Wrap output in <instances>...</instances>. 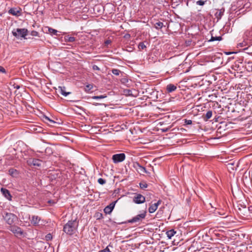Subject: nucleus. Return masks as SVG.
<instances>
[{
	"label": "nucleus",
	"instance_id": "obj_1",
	"mask_svg": "<svg viewBox=\"0 0 252 252\" xmlns=\"http://www.w3.org/2000/svg\"><path fill=\"white\" fill-rule=\"evenodd\" d=\"M78 225V223L76 220H70L64 225L63 231L67 234L71 235L74 234L76 230Z\"/></svg>",
	"mask_w": 252,
	"mask_h": 252
},
{
	"label": "nucleus",
	"instance_id": "obj_2",
	"mask_svg": "<svg viewBox=\"0 0 252 252\" xmlns=\"http://www.w3.org/2000/svg\"><path fill=\"white\" fill-rule=\"evenodd\" d=\"M12 34L16 38L23 37L26 39V36L28 35V30L26 29H13L12 32Z\"/></svg>",
	"mask_w": 252,
	"mask_h": 252
},
{
	"label": "nucleus",
	"instance_id": "obj_3",
	"mask_svg": "<svg viewBox=\"0 0 252 252\" xmlns=\"http://www.w3.org/2000/svg\"><path fill=\"white\" fill-rule=\"evenodd\" d=\"M3 219L5 222L10 226L13 225L14 222L18 220L16 215L12 213H5L3 216Z\"/></svg>",
	"mask_w": 252,
	"mask_h": 252
},
{
	"label": "nucleus",
	"instance_id": "obj_4",
	"mask_svg": "<svg viewBox=\"0 0 252 252\" xmlns=\"http://www.w3.org/2000/svg\"><path fill=\"white\" fill-rule=\"evenodd\" d=\"M146 215V212L144 211L142 213L138 214L136 216L132 218L131 219L129 220L127 222L128 223H140L143 219L145 218Z\"/></svg>",
	"mask_w": 252,
	"mask_h": 252
},
{
	"label": "nucleus",
	"instance_id": "obj_5",
	"mask_svg": "<svg viewBox=\"0 0 252 252\" xmlns=\"http://www.w3.org/2000/svg\"><path fill=\"white\" fill-rule=\"evenodd\" d=\"M126 155L124 153L117 154L113 155L112 159L114 163L122 162L125 159Z\"/></svg>",
	"mask_w": 252,
	"mask_h": 252
},
{
	"label": "nucleus",
	"instance_id": "obj_6",
	"mask_svg": "<svg viewBox=\"0 0 252 252\" xmlns=\"http://www.w3.org/2000/svg\"><path fill=\"white\" fill-rule=\"evenodd\" d=\"M9 229L16 236H21L23 234V231L22 229L14 225L10 226Z\"/></svg>",
	"mask_w": 252,
	"mask_h": 252
},
{
	"label": "nucleus",
	"instance_id": "obj_7",
	"mask_svg": "<svg viewBox=\"0 0 252 252\" xmlns=\"http://www.w3.org/2000/svg\"><path fill=\"white\" fill-rule=\"evenodd\" d=\"M145 201V197L141 194H136L133 198V202L136 204H141Z\"/></svg>",
	"mask_w": 252,
	"mask_h": 252
},
{
	"label": "nucleus",
	"instance_id": "obj_8",
	"mask_svg": "<svg viewBox=\"0 0 252 252\" xmlns=\"http://www.w3.org/2000/svg\"><path fill=\"white\" fill-rule=\"evenodd\" d=\"M133 168L137 170V171L140 173H146L147 171L146 168L141 166L138 162H135L133 165Z\"/></svg>",
	"mask_w": 252,
	"mask_h": 252
},
{
	"label": "nucleus",
	"instance_id": "obj_9",
	"mask_svg": "<svg viewBox=\"0 0 252 252\" xmlns=\"http://www.w3.org/2000/svg\"><path fill=\"white\" fill-rule=\"evenodd\" d=\"M8 13L18 17L21 15V9L18 7L11 8L8 10Z\"/></svg>",
	"mask_w": 252,
	"mask_h": 252
},
{
	"label": "nucleus",
	"instance_id": "obj_10",
	"mask_svg": "<svg viewBox=\"0 0 252 252\" xmlns=\"http://www.w3.org/2000/svg\"><path fill=\"white\" fill-rule=\"evenodd\" d=\"M117 202V200L112 202L109 205L107 206L104 209V212L106 214H110L112 212L114 208L115 205Z\"/></svg>",
	"mask_w": 252,
	"mask_h": 252
},
{
	"label": "nucleus",
	"instance_id": "obj_11",
	"mask_svg": "<svg viewBox=\"0 0 252 252\" xmlns=\"http://www.w3.org/2000/svg\"><path fill=\"white\" fill-rule=\"evenodd\" d=\"M161 201L159 200L157 202L152 204L150 205L148 209L150 213L155 212L158 209V206L161 204Z\"/></svg>",
	"mask_w": 252,
	"mask_h": 252
},
{
	"label": "nucleus",
	"instance_id": "obj_12",
	"mask_svg": "<svg viewBox=\"0 0 252 252\" xmlns=\"http://www.w3.org/2000/svg\"><path fill=\"white\" fill-rule=\"evenodd\" d=\"M0 190H1V192L2 193L3 195L6 199H7L9 200H11L12 196L10 193L8 189H4V188H1Z\"/></svg>",
	"mask_w": 252,
	"mask_h": 252
},
{
	"label": "nucleus",
	"instance_id": "obj_13",
	"mask_svg": "<svg viewBox=\"0 0 252 252\" xmlns=\"http://www.w3.org/2000/svg\"><path fill=\"white\" fill-rule=\"evenodd\" d=\"M40 220V218L37 216H32L31 222L32 225H37L38 224Z\"/></svg>",
	"mask_w": 252,
	"mask_h": 252
},
{
	"label": "nucleus",
	"instance_id": "obj_14",
	"mask_svg": "<svg viewBox=\"0 0 252 252\" xmlns=\"http://www.w3.org/2000/svg\"><path fill=\"white\" fill-rule=\"evenodd\" d=\"M224 12V9L221 8L220 10H217V11L215 13V16L216 18L218 19V20L221 19L222 16L223 15Z\"/></svg>",
	"mask_w": 252,
	"mask_h": 252
},
{
	"label": "nucleus",
	"instance_id": "obj_15",
	"mask_svg": "<svg viewBox=\"0 0 252 252\" xmlns=\"http://www.w3.org/2000/svg\"><path fill=\"white\" fill-rule=\"evenodd\" d=\"M59 92L64 96H66L67 95L70 94V92H65V87L60 86L58 88Z\"/></svg>",
	"mask_w": 252,
	"mask_h": 252
},
{
	"label": "nucleus",
	"instance_id": "obj_16",
	"mask_svg": "<svg viewBox=\"0 0 252 252\" xmlns=\"http://www.w3.org/2000/svg\"><path fill=\"white\" fill-rule=\"evenodd\" d=\"M212 116V111L211 110H209L207 112L206 114H204L202 115V119L204 121H207L209 119H210Z\"/></svg>",
	"mask_w": 252,
	"mask_h": 252
},
{
	"label": "nucleus",
	"instance_id": "obj_17",
	"mask_svg": "<svg viewBox=\"0 0 252 252\" xmlns=\"http://www.w3.org/2000/svg\"><path fill=\"white\" fill-rule=\"evenodd\" d=\"M177 89V87L172 84H168L166 87V90L168 93H171L175 91Z\"/></svg>",
	"mask_w": 252,
	"mask_h": 252
},
{
	"label": "nucleus",
	"instance_id": "obj_18",
	"mask_svg": "<svg viewBox=\"0 0 252 252\" xmlns=\"http://www.w3.org/2000/svg\"><path fill=\"white\" fill-rule=\"evenodd\" d=\"M244 35L247 40H252V29L247 30L245 32Z\"/></svg>",
	"mask_w": 252,
	"mask_h": 252
},
{
	"label": "nucleus",
	"instance_id": "obj_19",
	"mask_svg": "<svg viewBox=\"0 0 252 252\" xmlns=\"http://www.w3.org/2000/svg\"><path fill=\"white\" fill-rule=\"evenodd\" d=\"M9 175L13 177H16L18 175V172L16 169L14 168H10L8 170Z\"/></svg>",
	"mask_w": 252,
	"mask_h": 252
},
{
	"label": "nucleus",
	"instance_id": "obj_20",
	"mask_svg": "<svg viewBox=\"0 0 252 252\" xmlns=\"http://www.w3.org/2000/svg\"><path fill=\"white\" fill-rule=\"evenodd\" d=\"M176 231H175L173 229L168 230L166 233L167 236L169 239H171L172 237H173Z\"/></svg>",
	"mask_w": 252,
	"mask_h": 252
},
{
	"label": "nucleus",
	"instance_id": "obj_21",
	"mask_svg": "<svg viewBox=\"0 0 252 252\" xmlns=\"http://www.w3.org/2000/svg\"><path fill=\"white\" fill-rule=\"evenodd\" d=\"M154 27L156 29L159 30L161 29L163 27H165V26L164 25L162 22H158L155 24Z\"/></svg>",
	"mask_w": 252,
	"mask_h": 252
},
{
	"label": "nucleus",
	"instance_id": "obj_22",
	"mask_svg": "<svg viewBox=\"0 0 252 252\" xmlns=\"http://www.w3.org/2000/svg\"><path fill=\"white\" fill-rule=\"evenodd\" d=\"M65 40L67 42H72L75 41V38L74 37H72V36H70V37L66 36V37H65Z\"/></svg>",
	"mask_w": 252,
	"mask_h": 252
},
{
	"label": "nucleus",
	"instance_id": "obj_23",
	"mask_svg": "<svg viewBox=\"0 0 252 252\" xmlns=\"http://www.w3.org/2000/svg\"><path fill=\"white\" fill-rule=\"evenodd\" d=\"M48 32L50 33H51L52 35H57L58 31L56 30L53 29L51 28H48Z\"/></svg>",
	"mask_w": 252,
	"mask_h": 252
},
{
	"label": "nucleus",
	"instance_id": "obj_24",
	"mask_svg": "<svg viewBox=\"0 0 252 252\" xmlns=\"http://www.w3.org/2000/svg\"><path fill=\"white\" fill-rule=\"evenodd\" d=\"M222 39L221 36H212L211 39L209 40L210 41H220Z\"/></svg>",
	"mask_w": 252,
	"mask_h": 252
},
{
	"label": "nucleus",
	"instance_id": "obj_25",
	"mask_svg": "<svg viewBox=\"0 0 252 252\" xmlns=\"http://www.w3.org/2000/svg\"><path fill=\"white\" fill-rule=\"evenodd\" d=\"M139 186L141 189H144L147 188L148 185L145 182H142L139 183Z\"/></svg>",
	"mask_w": 252,
	"mask_h": 252
},
{
	"label": "nucleus",
	"instance_id": "obj_26",
	"mask_svg": "<svg viewBox=\"0 0 252 252\" xmlns=\"http://www.w3.org/2000/svg\"><path fill=\"white\" fill-rule=\"evenodd\" d=\"M112 72L113 74L116 76H119L120 74L122 73V72L120 70L117 69H113L112 70Z\"/></svg>",
	"mask_w": 252,
	"mask_h": 252
},
{
	"label": "nucleus",
	"instance_id": "obj_27",
	"mask_svg": "<svg viewBox=\"0 0 252 252\" xmlns=\"http://www.w3.org/2000/svg\"><path fill=\"white\" fill-rule=\"evenodd\" d=\"M32 163L34 165H36L37 166H40V160L37 159H34L32 160Z\"/></svg>",
	"mask_w": 252,
	"mask_h": 252
},
{
	"label": "nucleus",
	"instance_id": "obj_28",
	"mask_svg": "<svg viewBox=\"0 0 252 252\" xmlns=\"http://www.w3.org/2000/svg\"><path fill=\"white\" fill-rule=\"evenodd\" d=\"M107 96L106 95H97V96H94L92 97L93 99H103L104 98H106Z\"/></svg>",
	"mask_w": 252,
	"mask_h": 252
},
{
	"label": "nucleus",
	"instance_id": "obj_29",
	"mask_svg": "<svg viewBox=\"0 0 252 252\" xmlns=\"http://www.w3.org/2000/svg\"><path fill=\"white\" fill-rule=\"evenodd\" d=\"M146 47V45L143 42H140L138 45V48L140 49H144Z\"/></svg>",
	"mask_w": 252,
	"mask_h": 252
},
{
	"label": "nucleus",
	"instance_id": "obj_30",
	"mask_svg": "<svg viewBox=\"0 0 252 252\" xmlns=\"http://www.w3.org/2000/svg\"><path fill=\"white\" fill-rule=\"evenodd\" d=\"M92 88H93L92 85H91V84L87 85H86V88H85V91L88 92L90 90H91Z\"/></svg>",
	"mask_w": 252,
	"mask_h": 252
},
{
	"label": "nucleus",
	"instance_id": "obj_31",
	"mask_svg": "<svg viewBox=\"0 0 252 252\" xmlns=\"http://www.w3.org/2000/svg\"><path fill=\"white\" fill-rule=\"evenodd\" d=\"M98 183L100 185H104L106 183L105 180L102 178H99L98 179Z\"/></svg>",
	"mask_w": 252,
	"mask_h": 252
},
{
	"label": "nucleus",
	"instance_id": "obj_32",
	"mask_svg": "<svg viewBox=\"0 0 252 252\" xmlns=\"http://www.w3.org/2000/svg\"><path fill=\"white\" fill-rule=\"evenodd\" d=\"M205 2V1H203L202 0H198L196 1V4L197 5L202 6V5H204Z\"/></svg>",
	"mask_w": 252,
	"mask_h": 252
},
{
	"label": "nucleus",
	"instance_id": "obj_33",
	"mask_svg": "<svg viewBox=\"0 0 252 252\" xmlns=\"http://www.w3.org/2000/svg\"><path fill=\"white\" fill-rule=\"evenodd\" d=\"M31 35L33 36H38V33L36 31H32L31 32Z\"/></svg>",
	"mask_w": 252,
	"mask_h": 252
},
{
	"label": "nucleus",
	"instance_id": "obj_34",
	"mask_svg": "<svg viewBox=\"0 0 252 252\" xmlns=\"http://www.w3.org/2000/svg\"><path fill=\"white\" fill-rule=\"evenodd\" d=\"M46 240L47 241L51 240L52 239V236L51 234H48L45 236Z\"/></svg>",
	"mask_w": 252,
	"mask_h": 252
},
{
	"label": "nucleus",
	"instance_id": "obj_35",
	"mask_svg": "<svg viewBox=\"0 0 252 252\" xmlns=\"http://www.w3.org/2000/svg\"><path fill=\"white\" fill-rule=\"evenodd\" d=\"M109 247H112V246H111V244H110L105 249L102 250V251H103L104 252H111L109 249Z\"/></svg>",
	"mask_w": 252,
	"mask_h": 252
},
{
	"label": "nucleus",
	"instance_id": "obj_36",
	"mask_svg": "<svg viewBox=\"0 0 252 252\" xmlns=\"http://www.w3.org/2000/svg\"><path fill=\"white\" fill-rule=\"evenodd\" d=\"M111 43V40L110 39H107L105 41L104 44L106 46H108Z\"/></svg>",
	"mask_w": 252,
	"mask_h": 252
},
{
	"label": "nucleus",
	"instance_id": "obj_37",
	"mask_svg": "<svg viewBox=\"0 0 252 252\" xmlns=\"http://www.w3.org/2000/svg\"><path fill=\"white\" fill-rule=\"evenodd\" d=\"M0 73H6V70L4 67L1 66H0Z\"/></svg>",
	"mask_w": 252,
	"mask_h": 252
},
{
	"label": "nucleus",
	"instance_id": "obj_38",
	"mask_svg": "<svg viewBox=\"0 0 252 252\" xmlns=\"http://www.w3.org/2000/svg\"><path fill=\"white\" fill-rule=\"evenodd\" d=\"M185 123L186 125H190L192 124V121L190 120H185Z\"/></svg>",
	"mask_w": 252,
	"mask_h": 252
},
{
	"label": "nucleus",
	"instance_id": "obj_39",
	"mask_svg": "<svg viewBox=\"0 0 252 252\" xmlns=\"http://www.w3.org/2000/svg\"><path fill=\"white\" fill-rule=\"evenodd\" d=\"M96 217L97 218V219H101L103 218V215L101 213H97L96 214Z\"/></svg>",
	"mask_w": 252,
	"mask_h": 252
},
{
	"label": "nucleus",
	"instance_id": "obj_40",
	"mask_svg": "<svg viewBox=\"0 0 252 252\" xmlns=\"http://www.w3.org/2000/svg\"><path fill=\"white\" fill-rule=\"evenodd\" d=\"M45 119L50 122L51 124H55L56 122L53 120H50L48 117H45Z\"/></svg>",
	"mask_w": 252,
	"mask_h": 252
},
{
	"label": "nucleus",
	"instance_id": "obj_41",
	"mask_svg": "<svg viewBox=\"0 0 252 252\" xmlns=\"http://www.w3.org/2000/svg\"><path fill=\"white\" fill-rule=\"evenodd\" d=\"M93 69L95 70H99V67L96 65L93 66Z\"/></svg>",
	"mask_w": 252,
	"mask_h": 252
},
{
	"label": "nucleus",
	"instance_id": "obj_42",
	"mask_svg": "<svg viewBox=\"0 0 252 252\" xmlns=\"http://www.w3.org/2000/svg\"><path fill=\"white\" fill-rule=\"evenodd\" d=\"M20 86L18 85H16L14 86V88L17 89H19L20 88Z\"/></svg>",
	"mask_w": 252,
	"mask_h": 252
},
{
	"label": "nucleus",
	"instance_id": "obj_43",
	"mask_svg": "<svg viewBox=\"0 0 252 252\" xmlns=\"http://www.w3.org/2000/svg\"><path fill=\"white\" fill-rule=\"evenodd\" d=\"M162 130L163 132H166V131H167L168 130V129L167 128H166L165 129H162Z\"/></svg>",
	"mask_w": 252,
	"mask_h": 252
},
{
	"label": "nucleus",
	"instance_id": "obj_44",
	"mask_svg": "<svg viewBox=\"0 0 252 252\" xmlns=\"http://www.w3.org/2000/svg\"><path fill=\"white\" fill-rule=\"evenodd\" d=\"M240 46H241V47H243V43H240Z\"/></svg>",
	"mask_w": 252,
	"mask_h": 252
},
{
	"label": "nucleus",
	"instance_id": "obj_45",
	"mask_svg": "<svg viewBox=\"0 0 252 252\" xmlns=\"http://www.w3.org/2000/svg\"><path fill=\"white\" fill-rule=\"evenodd\" d=\"M98 252H103V251H102V250H100V251H99Z\"/></svg>",
	"mask_w": 252,
	"mask_h": 252
},
{
	"label": "nucleus",
	"instance_id": "obj_46",
	"mask_svg": "<svg viewBox=\"0 0 252 252\" xmlns=\"http://www.w3.org/2000/svg\"><path fill=\"white\" fill-rule=\"evenodd\" d=\"M48 202H49V203H51V200H49V201H48Z\"/></svg>",
	"mask_w": 252,
	"mask_h": 252
},
{
	"label": "nucleus",
	"instance_id": "obj_47",
	"mask_svg": "<svg viewBox=\"0 0 252 252\" xmlns=\"http://www.w3.org/2000/svg\"><path fill=\"white\" fill-rule=\"evenodd\" d=\"M230 54H231V53H226V54H227V55H229Z\"/></svg>",
	"mask_w": 252,
	"mask_h": 252
}]
</instances>
